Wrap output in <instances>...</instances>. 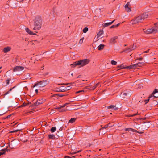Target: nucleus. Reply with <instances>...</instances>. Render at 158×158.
Wrapping results in <instances>:
<instances>
[{"label":"nucleus","mask_w":158,"mask_h":158,"mask_svg":"<svg viewBox=\"0 0 158 158\" xmlns=\"http://www.w3.org/2000/svg\"><path fill=\"white\" fill-rule=\"evenodd\" d=\"M103 33L102 30H101L97 34V38L98 39L99 37H100Z\"/></svg>","instance_id":"17"},{"label":"nucleus","mask_w":158,"mask_h":158,"mask_svg":"<svg viewBox=\"0 0 158 158\" xmlns=\"http://www.w3.org/2000/svg\"><path fill=\"white\" fill-rule=\"evenodd\" d=\"M120 67L121 68V69H126L125 68V67H124V66L123 65V64H122L120 66Z\"/></svg>","instance_id":"39"},{"label":"nucleus","mask_w":158,"mask_h":158,"mask_svg":"<svg viewBox=\"0 0 158 158\" xmlns=\"http://www.w3.org/2000/svg\"><path fill=\"white\" fill-rule=\"evenodd\" d=\"M80 152V151H79L76 152H75L74 153V154H75V153H77L79 152Z\"/></svg>","instance_id":"60"},{"label":"nucleus","mask_w":158,"mask_h":158,"mask_svg":"<svg viewBox=\"0 0 158 158\" xmlns=\"http://www.w3.org/2000/svg\"><path fill=\"white\" fill-rule=\"evenodd\" d=\"M84 91V90H80V91H79L77 92H76V93H81V92H83Z\"/></svg>","instance_id":"46"},{"label":"nucleus","mask_w":158,"mask_h":158,"mask_svg":"<svg viewBox=\"0 0 158 158\" xmlns=\"http://www.w3.org/2000/svg\"><path fill=\"white\" fill-rule=\"evenodd\" d=\"M128 3H127L125 6V9L127 8V7H128V5H127Z\"/></svg>","instance_id":"47"},{"label":"nucleus","mask_w":158,"mask_h":158,"mask_svg":"<svg viewBox=\"0 0 158 158\" xmlns=\"http://www.w3.org/2000/svg\"><path fill=\"white\" fill-rule=\"evenodd\" d=\"M64 89V88L63 87H60V89Z\"/></svg>","instance_id":"54"},{"label":"nucleus","mask_w":158,"mask_h":158,"mask_svg":"<svg viewBox=\"0 0 158 158\" xmlns=\"http://www.w3.org/2000/svg\"><path fill=\"white\" fill-rule=\"evenodd\" d=\"M11 116V114H10V115H8L6 117V118H10V117Z\"/></svg>","instance_id":"53"},{"label":"nucleus","mask_w":158,"mask_h":158,"mask_svg":"<svg viewBox=\"0 0 158 158\" xmlns=\"http://www.w3.org/2000/svg\"><path fill=\"white\" fill-rule=\"evenodd\" d=\"M149 98V97L148 98V99H146V100H144V102H145V104H146L149 101V98Z\"/></svg>","instance_id":"36"},{"label":"nucleus","mask_w":158,"mask_h":158,"mask_svg":"<svg viewBox=\"0 0 158 158\" xmlns=\"http://www.w3.org/2000/svg\"><path fill=\"white\" fill-rule=\"evenodd\" d=\"M131 51V48H127V49H126L125 50H124V52H130Z\"/></svg>","instance_id":"33"},{"label":"nucleus","mask_w":158,"mask_h":158,"mask_svg":"<svg viewBox=\"0 0 158 158\" xmlns=\"http://www.w3.org/2000/svg\"><path fill=\"white\" fill-rule=\"evenodd\" d=\"M158 92V90L157 89H155L153 91L152 93V95L149 97V98H151L153 96H154V97H155V98H158V96H156L154 95V94L155 93H157Z\"/></svg>","instance_id":"16"},{"label":"nucleus","mask_w":158,"mask_h":158,"mask_svg":"<svg viewBox=\"0 0 158 158\" xmlns=\"http://www.w3.org/2000/svg\"><path fill=\"white\" fill-rule=\"evenodd\" d=\"M131 91H126L125 92L122 93L120 95L122 99L125 98H127L130 97L131 95Z\"/></svg>","instance_id":"5"},{"label":"nucleus","mask_w":158,"mask_h":158,"mask_svg":"<svg viewBox=\"0 0 158 158\" xmlns=\"http://www.w3.org/2000/svg\"><path fill=\"white\" fill-rule=\"evenodd\" d=\"M149 125H147V127H145V128H144V129H147L149 127Z\"/></svg>","instance_id":"52"},{"label":"nucleus","mask_w":158,"mask_h":158,"mask_svg":"<svg viewBox=\"0 0 158 158\" xmlns=\"http://www.w3.org/2000/svg\"><path fill=\"white\" fill-rule=\"evenodd\" d=\"M111 63L112 65H115L116 64L117 62L114 60H112L111 61Z\"/></svg>","instance_id":"32"},{"label":"nucleus","mask_w":158,"mask_h":158,"mask_svg":"<svg viewBox=\"0 0 158 158\" xmlns=\"http://www.w3.org/2000/svg\"><path fill=\"white\" fill-rule=\"evenodd\" d=\"M1 68H2V67H0V69Z\"/></svg>","instance_id":"64"},{"label":"nucleus","mask_w":158,"mask_h":158,"mask_svg":"<svg viewBox=\"0 0 158 158\" xmlns=\"http://www.w3.org/2000/svg\"><path fill=\"white\" fill-rule=\"evenodd\" d=\"M74 158V156H72V157H70L69 156H65L64 158Z\"/></svg>","instance_id":"45"},{"label":"nucleus","mask_w":158,"mask_h":158,"mask_svg":"<svg viewBox=\"0 0 158 158\" xmlns=\"http://www.w3.org/2000/svg\"><path fill=\"white\" fill-rule=\"evenodd\" d=\"M108 109H111L112 110H117L118 108L114 105H111L107 106Z\"/></svg>","instance_id":"15"},{"label":"nucleus","mask_w":158,"mask_h":158,"mask_svg":"<svg viewBox=\"0 0 158 158\" xmlns=\"http://www.w3.org/2000/svg\"><path fill=\"white\" fill-rule=\"evenodd\" d=\"M143 20V17L141 14L136 17L135 19L132 20L131 23L132 24H136L138 23H141Z\"/></svg>","instance_id":"3"},{"label":"nucleus","mask_w":158,"mask_h":158,"mask_svg":"<svg viewBox=\"0 0 158 158\" xmlns=\"http://www.w3.org/2000/svg\"><path fill=\"white\" fill-rule=\"evenodd\" d=\"M108 127H111L113 126V125L111 123H109L107 124Z\"/></svg>","instance_id":"37"},{"label":"nucleus","mask_w":158,"mask_h":158,"mask_svg":"<svg viewBox=\"0 0 158 158\" xmlns=\"http://www.w3.org/2000/svg\"><path fill=\"white\" fill-rule=\"evenodd\" d=\"M143 62H139L137 64H135V67L137 68V67L141 66L143 65Z\"/></svg>","instance_id":"19"},{"label":"nucleus","mask_w":158,"mask_h":158,"mask_svg":"<svg viewBox=\"0 0 158 158\" xmlns=\"http://www.w3.org/2000/svg\"><path fill=\"white\" fill-rule=\"evenodd\" d=\"M81 76L80 75L78 76L77 77V78H81Z\"/></svg>","instance_id":"57"},{"label":"nucleus","mask_w":158,"mask_h":158,"mask_svg":"<svg viewBox=\"0 0 158 158\" xmlns=\"http://www.w3.org/2000/svg\"><path fill=\"white\" fill-rule=\"evenodd\" d=\"M24 69V67L21 66H17L13 69V72L20 71Z\"/></svg>","instance_id":"6"},{"label":"nucleus","mask_w":158,"mask_h":158,"mask_svg":"<svg viewBox=\"0 0 158 158\" xmlns=\"http://www.w3.org/2000/svg\"><path fill=\"white\" fill-rule=\"evenodd\" d=\"M25 31L26 32L30 35H35L36 34L33 33L28 28H25Z\"/></svg>","instance_id":"13"},{"label":"nucleus","mask_w":158,"mask_h":158,"mask_svg":"<svg viewBox=\"0 0 158 158\" xmlns=\"http://www.w3.org/2000/svg\"><path fill=\"white\" fill-rule=\"evenodd\" d=\"M65 85H68V83H67V84H66Z\"/></svg>","instance_id":"63"},{"label":"nucleus","mask_w":158,"mask_h":158,"mask_svg":"<svg viewBox=\"0 0 158 158\" xmlns=\"http://www.w3.org/2000/svg\"><path fill=\"white\" fill-rule=\"evenodd\" d=\"M108 127H107V125H106L105 126H104V127H102V129H105V128H107Z\"/></svg>","instance_id":"42"},{"label":"nucleus","mask_w":158,"mask_h":158,"mask_svg":"<svg viewBox=\"0 0 158 158\" xmlns=\"http://www.w3.org/2000/svg\"><path fill=\"white\" fill-rule=\"evenodd\" d=\"M84 39V37H82V38H81L80 40V41H79V44H82V43H83V40Z\"/></svg>","instance_id":"34"},{"label":"nucleus","mask_w":158,"mask_h":158,"mask_svg":"<svg viewBox=\"0 0 158 158\" xmlns=\"http://www.w3.org/2000/svg\"><path fill=\"white\" fill-rule=\"evenodd\" d=\"M68 104V103H65L61 106H60V107H58L56 108V109H58V110H60L63 107H65Z\"/></svg>","instance_id":"23"},{"label":"nucleus","mask_w":158,"mask_h":158,"mask_svg":"<svg viewBox=\"0 0 158 158\" xmlns=\"http://www.w3.org/2000/svg\"><path fill=\"white\" fill-rule=\"evenodd\" d=\"M5 153L4 152H0V156L1 155H3Z\"/></svg>","instance_id":"50"},{"label":"nucleus","mask_w":158,"mask_h":158,"mask_svg":"<svg viewBox=\"0 0 158 158\" xmlns=\"http://www.w3.org/2000/svg\"><path fill=\"white\" fill-rule=\"evenodd\" d=\"M138 60H143L142 58H139L137 59Z\"/></svg>","instance_id":"48"},{"label":"nucleus","mask_w":158,"mask_h":158,"mask_svg":"<svg viewBox=\"0 0 158 158\" xmlns=\"http://www.w3.org/2000/svg\"><path fill=\"white\" fill-rule=\"evenodd\" d=\"M142 15L143 17L144 20V19L147 18L149 16V15L147 13H146L143 14H142Z\"/></svg>","instance_id":"21"},{"label":"nucleus","mask_w":158,"mask_h":158,"mask_svg":"<svg viewBox=\"0 0 158 158\" xmlns=\"http://www.w3.org/2000/svg\"><path fill=\"white\" fill-rule=\"evenodd\" d=\"M143 31L146 34H149L153 33L152 28L148 29L146 30H145L144 29H143Z\"/></svg>","instance_id":"11"},{"label":"nucleus","mask_w":158,"mask_h":158,"mask_svg":"<svg viewBox=\"0 0 158 158\" xmlns=\"http://www.w3.org/2000/svg\"><path fill=\"white\" fill-rule=\"evenodd\" d=\"M115 20H113L110 22L106 23L103 25V26L104 27H107L111 25L114 21Z\"/></svg>","instance_id":"18"},{"label":"nucleus","mask_w":158,"mask_h":158,"mask_svg":"<svg viewBox=\"0 0 158 158\" xmlns=\"http://www.w3.org/2000/svg\"><path fill=\"white\" fill-rule=\"evenodd\" d=\"M56 130V127H53L51 128L50 130V131L52 132H54Z\"/></svg>","instance_id":"27"},{"label":"nucleus","mask_w":158,"mask_h":158,"mask_svg":"<svg viewBox=\"0 0 158 158\" xmlns=\"http://www.w3.org/2000/svg\"><path fill=\"white\" fill-rule=\"evenodd\" d=\"M9 81H10V80L9 79H8L6 81V83L7 84V85H8L9 83Z\"/></svg>","instance_id":"41"},{"label":"nucleus","mask_w":158,"mask_h":158,"mask_svg":"<svg viewBox=\"0 0 158 158\" xmlns=\"http://www.w3.org/2000/svg\"><path fill=\"white\" fill-rule=\"evenodd\" d=\"M118 37L117 36H115L111 38L109 41L110 43L113 44L116 43V40L118 39Z\"/></svg>","instance_id":"9"},{"label":"nucleus","mask_w":158,"mask_h":158,"mask_svg":"<svg viewBox=\"0 0 158 158\" xmlns=\"http://www.w3.org/2000/svg\"><path fill=\"white\" fill-rule=\"evenodd\" d=\"M105 45L103 44H101L98 46V49L99 50H101L103 49Z\"/></svg>","instance_id":"20"},{"label":"nucleus","mask_w":158,"mask_h":158,"mask_svg":"<svg viewBox=\"0 0 158 158\" xmlns=\"http://www.w3.org/2000/svg\"><path fill=\"white\" fill-rule=\"evenodd\" d=\"M120 23H118V24H117V25H112L110 27V28H114L117 27H118L119 26Z\"/></svg>","instance_id":"25"},{"label":"nucleus","mask_w":158,"mask_h":158,"mask_svg":"<svg viewBox=\"0 0 158 158\" xmlns=\"http://www.w3.org/2000/svg\"><path fill=\"white\" fill-rule=\"evenodd\" d=\"M42 21L40 16L36 17L34 20V27L33 29L35 30H39L41 27Z\"/></svg>","instance_id":"2"},{"label":"nucleus","mask_w":158,"mask_h":158,"mask_svg":"<svg viewBox=\"0 0 158 158\" xmlns=\"http://www.w3.org/2000/svg\"><path fill=\"white\" fill-rule=\"evenodd\" d=\"M48 84V81L46 80L40 81L37 83L35 84L33 86L34 88L36 86H38V88L43 87L46 85Z\"/></svg>","instance_id":"4"},{"label":"nucleus","mask_w":158,"mask_h":158,"mask_svg":"<svg viewBox=\"0 0 158 158\" xmlns=\"http://www.w3.org/2000/svg\"><path fill=\"white\" fill-rule=\"evenodd\" d=\"M11 47L10 46H7L4 48L3 52L4 53H6L11 50Z\"/></svg>","instance_id":"8"},{"label":"nucleus","mask_w":158,"mask_h":158,"mask_svg":"<svg viewBox=\"0 0 158 158\" xmlns=\"http://www.w3.org/2000/svg\"><path fill=\"white\" fill-rule=\"evenodd\" d=\"M18 1V2H22V1H23L24 0H17Z\"/></svg>","instance_id":"58"},{"label":"nucleus","mask_w":158,"mask_h":158,"mask_svg":"<svg viewBox=\"0 0 158 158\" xmlns=\"http://www.w3.org/2000/svg\"><path fill=\"white\" fill-rule=\"evenodd\" d=\"M95 85L97 87L101 86V85H100V83L99 82L98 83Z\"/></svg>","instance_id":"40"},{"label":"nucleus","mask_w":158,"mask_h":158,"mask_svg":"<svg viewBox=\"0 0 158 158\" xmlns=\"http://www.w3.org/2000/svg\"><path fill=\"white\" fill-rule=\"evenodd\" d=\"M137 114H139L138 113H137L136 114H134L131 115V117L135 116Z\"/></svg>","instance_id":"44"},{"label":"nucleus","mask_w":158,"mask_h":158,"mask_svg":"<svg viewBox=\"0 0 158 158\" xmlns=\"http://www.w3.org/2000/svg\"><path fill=\"white\" fill-rule=\"evenodd\" d=\"M20 130H17L12 131L10 132L11 133H14V132H17L18 131H19Z\"/></svg>","instance_id":"38"},{"label":"nucleus","mask_w":158,"mask_h":158,"mask_svg":"<svg viewBox=\"0 0 158 158\" xmlns=\"http://www.w3.org/2000/svg\"><path fill=\"white\" fill-rule=\"evenodd\" d=\"M71 88L72 87L71 86H68L64 88V89H59V91L62 92H65L67 90H68L70 89H71Z\"/></svg>","instance_id":"10"},{"label":"nucleus","mask_w":158,"mask_h":158,"mask_svg":"<svg viewBox=\"0 0 158 158\" xmlns=\"http://www.w3.org/2000/svg\"><path fill=\"white\" fill-rule=\"evenodd\" d=\"M76 120V118H71L69 121V123H73L75 122Z\"/></svg>","instance_id":"24"},{"label":"nucleus","mask_w":158,"mask_h":158,"mask_svg":"<svg viewBox=\"0 0 158 158\" xmlns=\"http://www.w3.org/2000/svg\"><path fill=\"white\" fill-rule=\"evenodd\" d=\"M67 110V109L66 108L63 107V108H62L60 110H59V111L60 112H62L65 111H66Z\"/></svg>","instance_id":"28"},{"label":"nucleus","mask_w":158,"mask_h":158,"mask_svg":"<svg viewBox=\"0 0 158 158\" xmlns=\"http://www.w3.org/2000/svg\"><path fill=\"white\" fill-rule=\"evenodd\" d=\"M35 92H36V94H37L38 93V89H36L35 90Z\"/></svg>","instance_id":"56"},{"label":"nucleus","mask_w":158,"mask_h":158,"mask_svg":"<svg viewBox=\"0 0 158 158\" xmlns=\"http://www.w3.org/2000/svg\"><path fill=\"white\" fill-rule=\"evenodd\" d=\"M27 105H28V104H23V105H22V106H27Z\"/></svg>","instance_id":"49"},{"label":"nucleus","mask_w":158,"mask_h":158,"mask_svg":"<svg viewBox=\"0 0 158 158\" xmlns=\"http://www.w3.org/2000/svg\"><path fill=\"white\" fill-rule=\"evenodd\" d=\"M135 68V64H132V65H131L130 66L125 67V68L126 69H132V68Z\"/></svg>","instance_id":"22"},{"label":"nucleus","mask_w":158,"mask_h":158,"mask_svg":"<svg viewBox=\"0 0 158 158\" xmlns=\"http://www.w3.org/2000/svg\"><path fill=\"white\" fill-rule=\"evenodd\" d=\"M15 87V86H14V87L13 88H11V89H10L9 91H7V92L6 93H5V94H4V95H6L8 94H9V93H10V91H12V89H14Z\"/></svg>","instance_id":"29"},{"label":"nucleus","mask_w":158,"mask_h":158,"mask_svg":"<svg viewBox=\"0 0 158 158\" xmlns=\"http://www.w3.org/2000/svg\"><path fill=\"white\" fill-rule=\"evenodd\" d=\"M97 87L96 85H95L92 87V89L94 90Z\"/></svg>","instance_id":"43"},{"label":"nucleus","mask_w":158,"mask_h":158,"mask_svg":"<svg viewBox=\"0 0 158 158\" xmlns=\"http://www.w3.org/2000/svg\"><path fill=\"white\" fill-rule=\"evenodd\" d=\"M44 68V67H42V69H43Z\"/></svg>","instance_id":"62"},{"label":"nucleus","mask_w":158,"mask_h":158,"mask_svg":"<svg viewBox=\"0 0 158 158\" xmlns=\"http://www.w3.org/2000/svg\"><path fill=\"white\" fill-rule=\"evenodd\" d=\"M54 95L55 96H59V97H62L63 96H65V95L64 94H55Z\"/></svg>","instance_id":"30"},{"label":"nucleus","mask_w":158,"mask_h":158,"mask_svg":"<svg viewBox=\"0 0 158 158\" xmlns=\"http://www.w3.org/2000/svg\"><path fill=\"white\" fill-rule=\"evenodd\" d=\"M48 137L49 139H54L55 138V135H50L48 136Z\"/></svg>","instance_id":"26"},{"label":"nucleus","mask_w":158,"mask_h":158,"mask_svg":"<svg viewBox=\"0 0 158 158\" xmlns=\"http://www.w3.org/2000/svg\"><path fill=\"white\" fill-rule=\"evenodd\" d=\"M71 75L72 76H73V73H71Z\"/></svg>","instance_id":"61"},{"label":"nucleus","mask_w":158,"mask_h":158,"mask_svg":"<svg viewBox=\"0 0 158 158\" xmlns=\"http://www.w3.org/2000/svg\"><path fill=\"white\" fill-rule=\"evenodd\" d=\"M149 50L144 52V53H147L149 52Z\"/></svg>","instance_id":"55"},{"label":"nucleus","mask_w":158,"mask_h":158,"mask_svg":"<svg viewBox=\"0 0 158 158\" xmlns=\"http://www.w3.org/2000/svg\"><path fill=\"white\" fill-rule=\"evenodd\" d=\"M88 28L87 27H86L84 28V29L83 30V31L84 33H85L88 31Z\"/></svg>","instance_id":"31"},{"label":"nucleus","mask_w":158,"mask_h":158,"mask_svg":"<svg viewBox=\"0 0 158 158\" xmlns=\"http://www.w3.org/2000/svg\"><path fill=\"white\" fill-rule=\"evenodd\" d=\"M90 61L89 59H85L74 62L70 65L72 67H75L77 65H80L81 67L83 66L88 64Z\"/></svg>","instance_id":"1"},{"label":"nucleus","mask_w":158,"mask_h":158,"mask_svg":"<svg viewBox=\"0 0 158 158\" xmlns=\"http://www.w3.org/2000/svg\"><path fill=\"white\" fill-rule=\"evenodd\" d=\"M45 100L43 98H40L36 102L34 103V104L35 106H38L40 104H42L44 102Z\"/></svg>","instance_id":"7"},{"label":"nucleus","mask_w":158,"mask_h":158,"mask_svg":"<svg viewBox=\"0 0 158 158\" xmlns=\"http://www.w3.org/2000/svg\"><path fill=\"white\" fill-rule=\"evenodd\" d=\"M153 33H156L158 32V25L155 26L152 28Z\"/></svg>","instance_id":"14"},{"label":"nucleus","mask_w":158,"mask_h":158,"mask_svg":"<svg viewBox=\"0 0 158 158\" xmlns=\"http://www.w3.org/2000/svg\"><path fill=\"white\" fill-rule=\"evenodd\" d=\"M130 48L131 49V51L134 49L133 47V46H131Z\"/></svg>","instance_id":"51"},{"label":"nucleus","mask_w":158,"mask_h":158,"mask_svg":"<svg viewBox=\"0 0 158 158\" xmlns=\"http://www.w3.org/2000/svg\"><path fill=\"white\" fill-rule=\"evenodd\" d=\"M126 10L127 12H130L131 11V8L129 7H127V8L125 9Z\"/></svg>","instance_id":"35"},{"label":"nucleus","mask_w":158,"mask_h":158,"mask_svg":"<svg viewBox=\"0 0 158 158\" xmlns=\"http://www.w3.org/2000/svg\"><path fill=\"white\" fill-rule=\"evenodd\" d=\"M125 130L126 131H131L132 132H136L138 133L142 134L143 133V132H139L138 131H137L135 130L134 129H132L131 128H126L125 129Z\"/></svg>","instance_id":"12"},{"label":"nucleus","mask_w":158,"mask_h":158,"mask_svg":"<svg viewBox=\"0 0 158 158\" xmlns=\"http://www.w3.org/2000/svg\"><path fill=\"white\" fill-rule=\"evenodd\" d=\"M127 116L128 117H131V115H127Z\"/></svg>","instance_id":"59"}]
</instances>
